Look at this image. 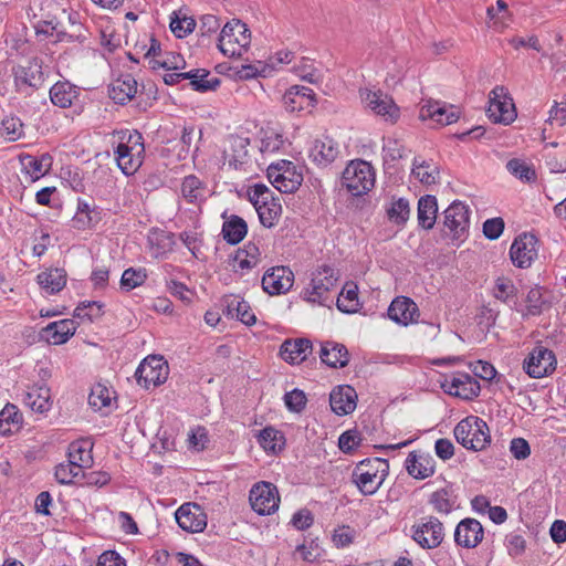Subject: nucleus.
Here are the masks:
<instances>
[{"label":"nucleus","mask_w":566,"mask_h":566,"mask_svg":"<svg viewBox=\"0 0 566 566\" xmlns=\"http://www.w3.org/2000/svg\"><path fill=\"white\" fill-rule=\"evenodd\" d=\"M389 472V463L381 458L360 461L352 473V480L364 495L375 494Z\"/></svg>","instance_id":"1"},{"label":"nucleus","mask_w":566,"mask_h":566,"mask_svg":"<svg viewBox=\"0 0 566 566\" xmlns=\"http://www.w3.org/2000/svg\"><path fill=\"white\" fill-rule=\"evenodd\" d=\"M120 140L115 149L117 166L124 175L132 176L143 164L144 138L137 130L122 132Z\"/></svg>","instance_id":"2"},{"label":"nucleus","mask_w":566,"mask_h":566,"mask_svg":"<svg viewBox=\"0 0 566 566\" xmlns=\"http://www.w3.org/2000/svg\"><path fill=\"white\" fill-rule=\"evenodd\" d=\"M375 171L365 160H352L343 171L342 187L355 197L366 195L374 188Z\"/></svg>","instance_id":"3"},{"label":"nucleus","mask_w":566,"mask_h":566,"mask_svg":"<svg viewBox=\"0 0 566 566\" xmlns=\"http://www.w3.org/2000/svg\"><path fill=\"white\" fill-rule=\"evenodd\" d=\"M454 437L460 444L473 451H481L491 442L489 427L479 417L461 420L454 428Z\"/></svg>","instance_id":"4"},{"label":"nucleus","mask_w":566,"mask_h":566,"mask_svg":"<svg viewBox=\"0 0 566 566\" xmlns=\"http://www.w3.org/2000/svg\"><path fill=\"white\" fill-rule=\"evenodd\" d=\"M338 277L333 268L324 265L319 268L311 280V283L302 292L305 301L317 303L323 306H331L333 297L331 292L335 291Z\"/></svg>","instance_id":"5"},{"label":"nucleus","mask_w":566,"mask_h":566,"mask_svg":"<svg viewBox=\"0 0 566 566\" xmlns=\"http://www.w3.org/2000/svg\"><path fill=\"white\" fill-rule=\"evenodd\" d=\"M251 42V33L247 24L241 20L233 19L224 24L220 35L218 48L228 56L241 55L242 50H247Z\"/></svg>","instance_id":"6"},{"label":"nucleus","mask_w":566,"mask_h":566,"mask_svg":"<svg viewBox=\"0 0 566 566\" xmlns=\"http://www.w3.org/2000/svg\"><path fill=\"white\" fill-rule=\"evenodd\" d=\"M169 367L163 357L148 356L137 367L135 377L145 389L155 388L167 380Z\"/></svg>","instance_id":"7"},{"label":"nucleus","mask_w":566,"mask_h":566,"mask_svg":"<svg viewBox=\"0 0 566 566\" xmlns=\"http://www.w3.org/2000/svg\"><path fill=\"white\" fill-rule=\"evenodd\" d=\"M486 113L493 123L504 125L511 124L516 118L515 105L504 86L497 85L491 91Z\"/></svg>","instance_id":"8"},{"label":"nucleus","mask_w":566,"mask_h":566,"mask_svg":"<svg viewBox=\"0 0 566 566\" xmlns=\"http://www.w3.org/2000/svg\"><path fill=\"white\" fill-rule=\"evenodd\" d=\"M556 365L557 360L554 352L537 345L524 359L523 369L532 378H543L553 374Z\"/></svg>","instance_id":"9"},{"label":"nucleus","mask_w":566,"mask_h":566,"mask_svg":"<svg viewBox=\"0 0 566 566\" xmlns=\"http://www.w3.org/2000/svg\"><path fill=\"white\" fill-rule=\"evenodd\" d=\"M268 177L272 185L282 193H293L303 181L302 174L296 171L293 163L286 160L271 165L268 168Z\"/></svg>","instance_id":"10"},{"label":"nucleus","mask_w":566,"mask_h":566,"mask_svg":"<svg viewBox=\"0 0 566 566\" xmlns=\"http://www.w3.org/2000/svg\"><path fill=\"white\" fill-rule=\"evenodd\" d=\"M249 501L254 512L260 515H269L279 509L277 488L271 482H258L250 490Z\"/></svg>","instance_id":"11"},{"label":"nucleus","mask_w":566,"mask_h":566,"mask_svg":"<svg viewBox=\"0 0 566 566\" xmlns=\"http://www.w3.org/2000/svg\"><path fill=\"white\" fill-rule=\"evenodd\" d=\"M43 61L33 56L23 64L13 67L14 85L18 91L23 92L25 87L38 90L44 82Z\"/></svg>","instance_id":"12"},{"label":"nucleus","mask_w":566,"mask_h":566,"mask_svg":"<svg viewBox=\"0 0 566 566\" xmlns=\"http://www.w3.org/2000/svg\"><path fill=\"white\" fill-rule=\"evenodd\" d=\"M537 238L534 234L524 232L513 241L510 248L512 263L520 269H527L537 256Z\"/></svg>","instance_id":"13"},{"label":"nucleus","mask_w":566,"mask_h":566,"mask_svg":"<svg viewBox=\"0 0 566 566\" xmlns=\"http://www.w3.org/2000/svg\"><path fill=\"white\" fill-rule=\"evenodd\" d=\"M360 97L368 108L386 120L395 123L399 118V107L390 96L384 94L381 91L373 92L365 90L360 92Z\"/></svg>","instance_id":"14"},{"label":"nucleus","mask_w":566,"mask_h":566,"mask_svg":"<svg viewBox=\"0 0 566 566\" xmlns=\"http://www.w3.org/2000/svg\"><path fill=\"white\" fill-rule=\"evenodd\" d=\"M443 226L454 239L461 238L470 227V209L462 201H453L443 212Z\"/></svg>","instance_id":"15"},{"label":"nucleus","mask_w":566,"mask_h":566,"mask_svg":"<svg viewBox=\"0 0 566 566\" xmlns=\"http://www.w3.org/2000/svg\"><path fill=\"white\" fill-rule=\"evenodd\" d=\"M294 274L287 266H275L268 270L262 277L263 290L271 294H283L293 286Z\"/></svg>","instance_id":"16"},{"label":"nucleus","mask_w":566,"mask_h":566,"mask_svg":"<svg viewBox=\"0 0 566 566\" xmlns=\"http://www.w3.org/2000/svg\"><path fill=\"white\" fill-rule=\"evenodd\" d=\"M176 522L182 531H205L207 515L197 503H185L175 513Z\"/></svg>","instance_id":"17"},{"label":"nucleus","mask_w":566,"mask_h":566,"mask_svg":"<svg viewBox=\"0 0 566 566\" xmlns=\"http://www.w3.org/2000/svg\"><path fill=\"white\" fill-rule=\"evenodd\" d=\"M459 117L460 114L453 105H447L438 101H429L421 106L419 112L420 119H431L441 126L455 123Z\"/></svg>","instance_id":"18"},{"label":"nucleus","mask_w":566,"mask_h":566,"mask_svg":"<svg viewBox=\"0 0 566 566\" xmlns=\"http://www.w3.org/2000/svg\"><path fill=\"white\" fill-rule=\"evenodd\" d=\"M387 314L395 323L408 326L417 322L419 308L410 297L398 296L389 305Z\"/></svg>","instance_id":"19"},{"label":"nucleus","mask_w":566,"mask_h":566,"mask_svg":"<svg viewBox=\"0 0 566 566\" xmlns=\"http://www.w3.org/2000/svg\"><path fill=\"white\" fill-rule=\"evenodd\" d=\"M405 468L412 478L424 480L433 475L436 461L429 453L411 451L405 461Z\"/></svg>","instance_id":"20"},{"label":"nucleus","mask_w":566,"mask_h":566,"mask_svg":"<svg viewBox=\"0 0 566 566\" xmlns=\"http://www.w3.org/2000/svg\"><path fill=\"white\" fill-rule=\"evenodd\" d=\"M283 103L287 111L300 112L308 107H314L316 104V95L313 90L306 86L294 85L283 95Z\"/></svg>","instance_id":"21"},{"label":"nucleus","mask_w":566,"mask_h":566,"mask_svg":"<svg viewBox=\"0 0 566 566\" xmlns=\"http://www.w3.org/2000/svg\"><path fill=\"white\" fill-rule=\"evenodd\" d=\"M357 394L349 385H342L334 388L329 395L332 410L344 416L353 412L356 408Z\"/></svg>","instance_id":"22"},{"label":"nucleus","mask_w":566,"mask_h":566,"mask_svg":"<svg viewBox=\"0 0 566 566\" xmlns=\"http://www.w3.org/2000/svg\"><path fill=\"white\" fill-rule=\"evenodd\" d=\"M75 331L76 326L73 319H62L52 322L42 328L40 338L48 343L60 345L66 343L75 334Z\"/></svg>","instance_id":"23"},{"label":"nucleus","mask_w":566,"mask_h":566,"mask_svg":"<svg viewBox=\"0 0 566 566\" xmlns=\"http://www.w3.org/2000/svg\"><path fill=\"white\" fill-rule=\"evenodd\" d=\"M312 342L307 338L286 339L280 348V356L289 364H301L312 352Z\"/></svg>","instance_id":"24"},{"label":"nucleus","mask_w":566,"mask_h":566,"mask_svg":"<svg viewBox=\"0 0 566 566\" xmlns=\"http://www.w3.org/2000/svg\"><path fill=\"white\" fill-rule=\"evenodd\" d=\"M223 224L221 234L227 243L235 245L240 243L248 233L247 222L237 214L228 216L227 212L222 213Z\"/></svg>","instance_id":"25"},{"label":"nucleus","mask_w":566,"mask_h":566,"mask_svg":"<svg viewBox=\"0 0 566 566\" xmlns=\"http://www.w3.org/2000/svg\"><path fill=\"white\" fill-rule=\"evenodd\" d=\"M319 357L322 363L332 368H343L349 361V353L346 346L335 342L323 343Z\"/></svg>","instance_id":"26"},{"label":"nucleus","mask_w":566,"mask_h":566,"mask_svg":"<svg viewBox=\"0 0 566 566\" xmlns=\"http://www.w3.org/2000/svg\"><path fill=\"white\" fill-rule=\"evenodd\" d=\"M337 143L332 138L316 139L310 150V157L318 166L326 167L338 156Z\"/></svg>","instance_id":"27"},{"label":"nucleus","mask_w":566,"mask_h":566,"mask_svg":"<svg viewBox=\"0 0 566 566\" xmlns=\"http://www.w3.org/2000/svg\"><path fill=\"white\" fill-rule=\"evenodd\" d=\"M137 93V82L130 74L120 75L109 86V97L117 104H125Z\"/></svg>","instance_id":"28"},{"label":"nucleus","mask_w":566,"mask_h":566,"mask_svg":"<svg viewBox=\"0 0 566 566\" xmlns=\"http://www.w3.org/2000/svg\"><path fill=\"white\" fill-rule=\"evenodd\" d=\"M78 87L67 81H59L50 88L51 102L61 108L70 107L78 97Z\"/></svg>","instance_id":"29"},{"label":"nucleus","mask_w":566,"mask_h":566,"mask_svg":"<svg viewBox=\"0 0 566 566\" xmlns=\"http://www.w3.org/2000/svg\"><path fill=\"white\" fill-rule=\"evenodd\" d=\"M20 161L25 174L31 177L32 181L44 176L52 166V157L49 154H42L39 158L32 155L20 156Z\"/></svg>","instance_id":"30"},{"label":"nucleus","mask_w":566,"mask_h":566,"mask_svg":"<svg viewBox=\"0 0 566 566\" xmlns=\"http://www.w3.org/2000/svg\"><path fill=\"white\" fill-rule=\"evenodd\" d=\"M229 143L230 149L224 151L229 158V166L234 169H239L248 160V146L250 145V139L239 135H230Z\"/></svg>","instance_id":"31"},{"label":"nucleus","mask_w":566,"mask_h":566,"mask_svg":"<svg viewBox=\"0 0 566 566\" xmlns=\"http://www.w3.org/2000/svg\"><path fill=\"white\" fill-rule=\"evenodd\" d=\"M438 213L437 198L431 195L421 197L418 201L417 218L418 223L424 230L433 228Z\"/></svg>","instance_id":"32"},{"label":"nucleus","mask_w":566,"mask_h":566,"mask_svg":"<svg viewBox=\"0 0 566 566\" xmlns=\"http://www.w3.org/2000/svg\"><path fill=\"white\" fill-rule=\"evenodd\" d=\"M23 402L31 410L44 413L49 411L52 406L50 389L46 386L32 388L24 394Z\"/></svg>","instance_id":"33"},{"label":"nucleus","mask_w":566,"mask_h":566,"mask_svg":"<svg viewBox=\"0 0 566 566\" xmlns=\"http://www.w3.org/2000/svg\"><path fill=\"white\" fill-rule=\"evenodd\" d=\"M259 444L266 451L277 453L285 447L283 432L272 426L262 429L256 436Z\"/></svg>","instance_id":"34"},{"label":"nucleus","mask_w":566,"mask_h":566,"mask_svg":"<svg viewBox=\"0 0 566 566\" xmlns=\"http://www.w3.org/2000/svg\"><path fill=\"white\" fill-rule=\"evenodd\" d=\"M458 495L452 484H447L444 488L437 490L430 496V504L442 513H449L457 506Z\"/></svg>","instance_id":"35"},{"label":"nucleus","mask_w":566,"mask_h":566,"mask_svg":"<svg viewBox=\"0 0 566 566\" xmlns=\"http://www.w3.org/2000/svg\"><path fill=\"white\" fill-rule=\"evenodd\" d=\"M412 175L424 185H434L440 179L439 167L432 161L413 159Z\"/></svg>","instance_id":"36"},{"label":"nucleus","mask_w":566,"mask_h":566,"mask_svg":"<svg viewBox=\"0 0 566 566\" xmlns=\"http://www.w3.org/2000/svg\"><path fill=\"white\" fill-rule=\"evenodd\" d=\"M38 283L50 294L60 292L66 284V273L63 269H51L38 275Z\"/></svg>","instance_id":"37"},{"label":"nucleus","mask_w":566,"mask_h":566,"mask_svg":"<svg viewBox=\"0 0 566 566\" xmlns=\"http://www.w3.org/2000/svg\"><path fill=\"white\" fill-rule=\"evenodd\" d=\"M206 185L196 175L186 176L181 182L182 197L189 203H197L205 200Z\"/></svg>","instance_id":"38"},{"label":"nucleus","mask_w":566,"mask_h":566,"mask_svg":"<svg viewBox=\"0 0 566 566\" xmlns=\"http://www.w3.org/2000/svg\"><path fill=\"white\" fill-rule=\"evenodd\" d=\"M22 413L13 403H7L0 411V434L8 436L12 433V427L18 430L22 424Z\"/></svg>","instance_id":"39"},{"label":"nucleus","mask_w":566,"mask_h":566,"mask_svg":"<svg viewBox=\"0 0 566 566\" xmlns=\"http://www.w3.org/2000/svg\"><path fill=\"white\" fill-rule=\"evenodd\" d=\"M337 308L343 313H355L359 307L358 287L355 283H346L337 297Z\"/></svg>","instance_id":"40"},{"label":"nucleus","mask_w":566,"mask_h":566,"mask_svg":"<svg viewBox=\"0 0 566 566\" xmlns=\"http://www.w3.org/2000/svg\"><path fill=\"white\" fill-rule=\"evenodd\" d=\"M228 313L235 316L248 326H251L256 322V317L252 312L250 304L244 300L233 298L228 304Z\"/></svg>","instance_id":"41"},{"label":"nucleus","mask_w":566,"mask_h":566,"mask_svg":"<svg viewBox=\"0 0 566 566\" xmlns=\"http://www.w3.org/2000/svg\"><path fill=\"white\" fill-rule=\"evenodd\" d=\"M410 216L409 201L405 198L392 200L387 209L388 219L397 226H403Z\"/></svg>","instance_id":"42"},{"label":"nucleus","mask_w":566,"mask_h":566,"mask_svg":"<svg viewBox=\"0 0 566 566\" xmlns=\"http://www.w3.org/2000/svg\"><path fill=\"white\" fill-rule=\"evenodd\" d=\"M82 474V464L70 460L66 463H60L55 468V478L61 484H71L74 482V479Z\"/></svg>","instance_id":"43"},{"label":"nucleus","mask_w":566,"mask_h":566,"mask_svg":"<svg viewBox=\"0 0 566 566\" xmlns=\"http://www.w3.org/2000/svg\"><path fill=\"white\" fill-rule=\"evenodd\" d=\"M114 392L102 384L95 385L88 396V403L95 410H102L105 407H109Z\"/></svg>","instance_id":"44"},{"label":"nucleus","mask_w":566,"mask_h":566,"mask_svg":"<svg viewBox=\"0 0 566 566\" xmlns=\"http://www.w3.org/2000/svg\"><path fill=\"white\" fill-rule=\"evenodd\" d=\"M248 196L255 210H258V207H264L271 201L279 200V198H274L273 191L264 184H255L249 189Z\"/></svg>","instance_id":"45"},{"label":"nucleus","mask_w":566,"mask_h":566,"mask_svg":"<svg viewBox=\"0 0 566 566\" xmlns=\"http://www.w3.org/2000/svg\"><path fill=\"white\" fill-rule=\"evenodd\" d=\"M506 169L510 171V174L523 181L533 182L536 180V172L534 168H532L522 159H510L506 163Z\"/></svg>","instance_id":"46"},{"label":"nucleus","mask_w":566,"mask_h":566,"mask_svg":"<svg viewBox=\"0 0 566 566\" xmlns=\"http://www.w3.org/2000/svg\"><path fill=\"white\" fill-rule=\"evenodd\" d=\"M210 72L205 69H196L191 70L189 72L181 73L182 80H190V85L192 88L197 92H208V91H216L217 87L220 85L221 81H213L211 84H202L198 81L199 77L202 76H209Z\"/></svg>","instance_id":"47"},{"label":"nucleus","mask_w":566,"mask_h":566,"mask_svg":"<svg viewBox=\"0 0 566 566\" xmlns=\"http://www.w3.org/2000/svg\"><path fill=\"white\" fill-rule=\"evenodd\" d=\"M22 122L18 117H6L0 124V135L6 142H15L22 134Z\"/></svg>","instance_id":"48"},{"label":"nucleus","mask_w":566,"mask_h":566,"mask_svg":"<svg viewBox=\"0 0 566 566\" xmlns=\"http://www.w3.org/2000/svg\"><path fill=\"white\" fill-rule=\"evenodd\" d=\"M256 212L259 214L260 222L266 228H272L277 222L282 213L280 199L271 201L264 207H258Z\"/></svg>","instance_id":"49"},{"label":"nucleus","mask_w":566,"mask_h":566,"mask_svg":"<svg viewBox=\"0 0 566 566\" xmlns=\"http://www.w3.org/2000/svg\"><path fill=\"white\" fill-rule=\"evenodd\" d=\"M147 273L145 269L129 268L124 271L120 279V286L125 291H132L145 283Z\"/></svg>","instance_id":"50"},{"label":"nucleus","mask_w":566,"mask_h":566,"mask_svg":"<svg viewBox=\"0 0 566 566\" xmlns=\"http://www.w3.org/2000/svg\"><path fill=\"white\" fill-rule=\"evenodd\" d=\"M103 315V304L96 301L84 302L74 310V317L92 323Z\"/></svg>","instance_id":"51"},{"label":"nucleus","mask_w":566,"mask_h":566,"mask_svg":"<svg viewBox=\"0 0 566 566\" xmlns=\"http://www.w3.org/2000/svg\"><path fill=\"white\" fill-rule=\"evenodd\" d=\"M517 294V289L509 277H499L495 281L494 297L502 302H509L512 297Z\"/></svg>","instance_id":"52"},{"label":"nucleus","mask_w":566,"mask_h":566,"mask_svg":"<svg viewBox=\"0 0 566 566\" xmlns=\"http://www.w3.org/2000/svg\"><path fill=\"white\" fill-rule=\"evenodd\" d=\"M363 441L361 433L357 429H350L343 432L338 439L339 449L350 454Z\"/></svg>","instance_id":"53"},{"label":"nucleus","mask_w":566,"mask_h":566,"mask_svg":"<svg viewBox=\"0 0 566 566\" xmlns=\"http://www.w3.org/2000/svg\"><path fill=\"white\" fill-rule=\"evenodd\" d=\"M526 313L523 316H537L543 312V294L539 287L531 289L526 295Z\"/></svg>","instance_id":"54"},{"label":"nucleus","mask_w":566,"mask_h":566,"mask_svg":"<svg viewBox=\"0 0 566 566\" xmlns=\"http://www.w3.org/2000/svg\"><path fill=\"white\" fill-rule=\"evenodd\" d=\"M464 385H461L459 391H454V397H459L464 400H472L479 396L481 386L471 375L463 374Z\"/></svg>","instance_id":"55"},{"label":"nucleus","mask_w":566,"mask_h":566,"mask_svg":"<svg viewBox=\"0 0 566 566\" xmlns=\"http://www.w3.org/2000/svg\"><path fill=\"white\" fill-rule=\"evenodd\" d=\"M382 156L386 163L399 160L405 156V147L398 139L387 138L382 146Z\"/></svg>","instance_id":"56"},{"label":"nucleus","mask_w":566,"mask_h":566,"mask_svg":"<svg viewBox=\"0 0 566 566\" xmlns=\"http://www.w3.org/2000/svg\"><path fill=\"white\" fill-rule=\"evenodd\" d=\"M86 32L87 30L81 23H75L72 21L70 31H59L57 41L83 43L87 39Z\"/></svg>","instance_id":"57"},{"label":"nucleus","mask_w":566,"mask_h":566,"mask_svg":"<svg viewBox=\"0 0 566 566\" xmlns=\"http://www.w3.org/2000/svg\"><path fill=\"white\" fill-rule=\"evenodd\" d=\"M149 243L153 247H157V255L164 254L172 250V245L175 243L174 234L165 231L155 232L151 237H149Z\"/></svg>","instance_id":"58"},{"label":"nucleus","mask_w":566,"mask_h":566,"mask_svg":"<svg viewBox=\"0 0 566 566\" xmlns=\"http://www.w3.org/2000/svg\"><path fill=\"white\" fill-rule=\"evenodd\" d=\"M306 396L301 389H293L284 395V402L289 410L293 412H301L306 406Z\"/></svg>","instance_id":"59"},{"label":"nucleus","mask_w":566,"mask_h":566,"mask_svg":"<svg viewBox=\"0 0 566 566\" xmlns=\"http://www.w3.org/2000/svg\"><path fill=\"white\" fill-rule=\"evenodd\" d=\"M196 28V21L192 18H182L180 19L178 15L171 18L170 29L171 32L177 38H184L187 34L191 33Z\"/></svg>","instance_id":"60"},{"label":"nucleus","mask_w":566,"mask_h":566,"mask_svg":"<svg viewBox=\"0 0 566 566\" xmlns=\"http://www.w3.org/2000/svg\"><path fill=\"white\" fill-rule=\"evenodd\" d=\"M412 539L422 548L431 549L443 542V533H412Z\"/></svg>","instance_id":"61"},{"label":"nucleus","mask_w":566,"mask_h":566,"mask_svg":"<svg viewBox=\"0 0 566 566\" xmlns=\"http://www.w3.org/2000/svg\"><path fill=\"white\" fill-rule=\"evenodd\" d=\"M504 220L500 217L491 218L483 223V234L489 240H496L503 233Z\"/></svg>","instance_id":"62"},{"label":"nucleus","mask_w":566,"mask_h":566,"mask_svg":"<svg viewBox=\"0 0 566 566\" xmlns=\"http://www.w3.org/2000/svg\"><path fill=\"white\" fill-rule=\"evenodd\" d=\"M314 515L308 509H301L291 518V524L297 531H304L313 525Z\"/></svg>","instance_id":"63"},{"label":"nucleus","mask_w":566,"mask_h":566,"mask_svg":"<svg viewBox=\"0 0 566 566\" xmlns=\"http://www.w3.org/2000/svg\"><path fill=\"white\" fill-rule=\"evenodd\" d=\"M97 566H126V562L114 551H106L99 557Z\"/></svg>","instance_id":"64"}]
</instances>
